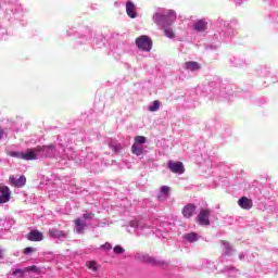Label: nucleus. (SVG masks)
I'll use <instances>...</instances> for the list:
<instances>
[{
	"mask_svg": "<svg viewBox=\"0 0 278 278\" xmlns=\"http://www.w3.org/2000/svg\"><path fill=\"white\" fill-rule=\"evenodd\" d=\"M152 18L155 25L164 29V34L167 38H175V33H173V29L168 28L177 21V13H175V11L160 9L153 14Z\"/></svg>",
	"mask_w": 278,
	"mask_h": 278,
	"instance_id": "f257e3e1",
	"label": "nucleus"
},
{
	"mask_svg": "<svg viewBox=\"0 0 278 278\" xmlns=\"http://www.w3.org/2000/svg\"><path fill=\"white\" fill-rule=\"evenodd\" d=\"M135 260H137V262H140L141 264H148L149 266H154L159 268H164L166 266L165 261L151 256L143 252H137L135 254Z\"/></svg>",
	"mask_w": 278,
	"mask_h": 278,
	"instance_id": "f03ea898",
	"label": "nucleus"
},
{
	"mask_svg": "<svg viewBox=\"0 0 278 278\" xmlns=\"http://www.w3.org/2000/svg\"><path fill=\"white\" fill-rule=\"evenodd\" d=\"M207 94H213V99H218L219 97H225V89H223V83L211 81L205 89Z\"/></svg>",
	"mask_w": 278,
	"mask_h": 278,
	"instance_id": "7ed1b4c3",
	"label": "nucleus"
},
{
	"mask_svg": "<svg viewBox=\"0 0 278 278\" xmlns=\"http://www.w3.org/2000/svg\"><path fill=\"white\" fill-rule=\"evenodd\" d=\"M136 46L140 51H151L153 49V40L150 39L147 35H141L136 39Z\"/></svg>",
	"mask_w": 278,
	"mask_h": 278,
	"instance_id": "20e7f679",
	"label": "nucleus"
},
{
	"mask_svg": "<svg viewBox=\"0 0 278 278\" xmlns=\"http://www.w3.org/2000/svg\"><path fill=\"white\" fill-rule=\"evenodd\" d=\"M92 218H94V213L92 212L84 213L80 218H77L75 220L77 233H84V229H86V220H92Z\"/></svg>",
	"mask_w": 278,
	"mask_h": 278,
	"instance_id": "39448f33",
	"label": "nucleus"
},
{
	"mask_svg": "<svg viewBox=\"0 0 278 278\" xmlns=\"http://www.w3.org/2000/svg\"><path fill=\"white\" fill-rule=\"evenodd\" d=\"M37 155L40 157H53L55 155V147L54 146H38L37 147Z\"/></svg>",
	"mask_w": 278,
	"mask_h": 278,
	"instance_id": "423d86ee",
	"label": "nucleus"
},
{
	"mask_svg": "<svg viewBox=\"0 0 278 278\" xmlns=\"http://www.w3.org/2000/svg\"><path fill=\"white\" fill-rule=\"evenodd\" d=\"M9 184L13 188H24V186L27 184V178L25 177V175H22V176L12 175L9 177Z\"/></svg>",
	"mask_w": 278,
	"mask_h": 278,
	"instance_id": "0eeeda50",
	"label": "nucleus"
},
{
	"mask_svg": "<svg viewBox=\"0 0 278 278\" xmlns=\"http://www.w3.org/2000/svg\"><path fill=\"white\" fill-rule=\"evenodd\" d=\"M210 214H212L210 208L200 210V213L198 214L199 225H202L203 227L210 226Z\"/></svg>",
	"mask_w": 278,
	"mask_h": 278,
	"instance_id": "6e6552de",
	"label": "nucleus"
},
{
	"mask_svg": "<svg viewBox=\"0 0 278 278\" xmlns=\"http://www.w3.org/2000/svg\"><path fill=\"white\" fill-rule=\"evenodd\" d=\"M167 168H169L172 173H176V175H184V173H186V169L184 168V163L181 162L169 161L167 163Z\"/></svg>",
	"mask_w": 278,
	"mask_h": 278,
	"instance_id": "1a4fd4ad",
	"label": "nucleus"
},
{
	"mask_svg": "<svg viewBox=\"0 0 278 278\" xmlns=\"http://www.w3.org/2000/svg\"><path fill=\"white\" fill-rule=\"evenodd\" d=\"M48 233L50 238H52L53 240H60L61 242H64V240L68 238V235L65 231L58 228L50 229Z\"/></svg>",
	"mask_w": 278,
	"mask_h": 278,
	"instance_id": "9d476101",
	"label": "nucleus"
},
{
	"mask_svg": "<svg viewBox=\"0 0 278 278\" xmlns=\"http://www.w3.org/2000/svg\"><path fill=\"white\" fill-rule=\"evenodd\" d=\"M222 244L224 247V254L219 257V263L224 264L225 261L227 260V255H233V248H231V243H229L228 241H222Z\"/></svg>",
	"mask_w": 278,
	"mask_h": 278,
	"instance_id": "9b49d317",
	"label": "nucleus"
},
{
	"mask_svg": "<svg viewBox=\"0 0 278 278\" xmlns=\"http://www.w3.org/2000/svg\"><path fill=\"white\" fill-rule=\"evenodd\" d=\"M195 212H197V205H194L193 203H188L182 207L181 214L184 218H192Z\"/></svg>",
	"mask_w": 278,
	"mask_h": 278,
	"instance_id": "f8f14e48",
	"label": "nucleus"
},
{
	"mask_svg": "<svg viewBox=\"0 0 278 278\" xmlns=\"http://www.w3.org/2000/svg\"><path fill=\"white\" fill-rule=\"evenodd\" d=\"M108 144H109V149H111L113 153H115V155H118V153H121V151L125 149V146H123V143L118 142L115 139H110L108 141Z\"/></svg>",
	"mask_w": 278,
	"mask_h": 278,
	"instance_id": "ddd939ff",
	"label": "nucleus"
},
{
	"mask_svg": "<svg viewBox=\"0 0 278 278\" xmlns=\"http://www.w3.org/2000/svg\"><path fill=\"white\" fill-rule=\"evenodd\" d=\"M26 238L30 242H42L45 236L39 230L35 229V230H31L30 232H28Z\"/></svg>",
	"mask_w": 278,
	"mask_h": 278,
	"instance_id": "4468645a",
	"label": "nucleus"
},
{
	"mask_svg": "<svg viewBox=\"0 0 278 278\" xmlns=\"http://www.w3.org/2000/svg\"><path fill=\"white\" fill-rule=\"evenodd\" d=\"M184 68L186 71H190V73H199V71H201L202 66L199 62L188 61L185 63Z\"/></svg>",
	"mask_w": 278,
	"mask_h": 278,
	"instance_id": "2eb2a0df",
	"label": "nucleus"
},
{
	"mask_svg": "<svg viewBox=\"0 0 278 278\" xmlns=\"http://www.w3.org/2000/svg\"><path fill=\"white\" fill-rule=\"evenodd\" d=\"M10 197H12V191L10 190V187L3 186L0 189V203H8V201H10Z\"/></svg>",
	"mask_w": 278,
	"mask_h": 278,
	"instance_id": "dca6fc26",
	"label": "nucleus"
},
{
	"mask_svg": "<svg viewBox=\"0 0 278 278\" xmlns=\"http://www.w3.org/2000/svg\"><path fill=\"white\" fill-rule=\"evenodd\" d=\"M23 160H26V161L39 160L38 148L27 149L24 152Z\"/></svg>",
	"mask_w": 278,
	"mask_h": 278,
	"instance_id": "f3484780",
	"label": "nucleus"
},
{
	"mask_svg": "<svg viewBox=\"0 0 278 278\" xmlns=\"http://www.w3.org/2000/svg\"><path fill=\"white\" fill-rule=\"evenodd\" d=\"M238 205L239 207H242V210H251V207H253V200L242 197L238 200Z\"/></svg>",
	"mask_w": 278,
	"mask_h": 278,
	"instance_id": "a211bd4d",
	"label": "nucleus"
},
{
	"mask_svg": "<svg viewBox=\"0 0 278 278\" xmlns=\"http://www.w3.org/2000/svg\"><path fill=\"white\" fill-rule=\"evenodd\" d=\"M130 227L136 229V231H143V229H147L148 226L144 220L136 218L130 222Z\"/></svg>",
	"mask_w": 278,
	"mask_h": 278,
	"instance_id": "6ab92c4d",
	"label": "nucleus"
},
{
	"mask_svg": "<svg viewBox=\"0 0 278 278\" xmlns=\"http://www.w3.org/2000/svg\"><path fill=\"white\" fill-rule=\"evenodd\" d=\"M126 14H128L129 18H136L138 16V12H136V5L134 2H126Z\"/></svg>",
	"mask_w": 278,
	"mask_h": 278,
	"instance_id": "aec40b11",
	"label": "nucleus"
},
{
	"mask_svg": "<svg viewBox=\"0 0 278 278\" xmlns=\"http://www.w3.org/2000/svg\"><path fill=\"white\" fill-rule=\"evenodd\" d=\"M146 153H147V147L138 146V144L131 146V154L132 155H137V157H140V155H146Z\"/></svg>",
	"mask_w": 278,
	"mask_h": 278,
	"instance_id": "412c9836",
	"label": "nucleus"
},
{
	"mask_svg": "<svg viewBox=\"0 0 278 278\" xmlns=\"http://www.w3.org/2000/svg\"><path fill=\"white\" fill-rule=\"evenodd\" d=\"M230 64L232 66H235L236 68H242V66H247L249 63L247 62V60L242 59V58H231L230 59Z\"/></svg>",
	"mask_w": 278,
	"mask_h": 278,
	"instance_id": "4be33fe9",
	"label": "nucleus"
},
{
	"mask_svg": "<svg viewBox=\"0 0 278 278\" xmlns=\"http://www.w3.org/2000/svg\"><path fill=\"white\" fill-rule=\"evenodd\" d=\"M184 240H186V242H189L190 244H192V242H199V233L197 232H188L184 235Z\"/></svg>",
	"mask_w": 278,
	"mask_h": 278,
	"instance_id": "5701e85b",
	"label": "nucleus"
},
{
	"mask_svg": "<svg viewBox=\"0 0 278 278\" xmlns=\"http://www.w3.org/2000/svg\"><path fill=\"white\" fill-rule=\"evenodd\" d=\"M193 29H195V31H205V29H207V22H205V20H198L193 24Z\"/></svg>",
	"mask_w": 278,
	"mask_h": 278,
	"instance_id": "b1692460",
	"label": "nucleus"
},
{
	"mask_svg": "<svg viewBox=\"0 0 278 278\" xmlns=\"http://www.w3.org/2000/svg\"><path fill=\"white\" fill-rule=\"evenodd\" d=\"M219 273H222V274L227 273L228 277H236V275H238V269H236L235 267H231V266H226Z\"/></svg>",
	"mask_w": 278,
	"mask_h": 278,
	"instance_id": "393cba45",
	"label": "nucleus"
},
{
	"mask_svg": "<svg viewBox=\"0 0 278 278\" xmlns=\"http://www.w3.org/2000/svg\"><path fill=\"white\" fill-rule=\"evenodd\" d=\"M157 231L159 233H168V231H170V224L164 222L162 225L159 226Z\"/></svg>",
	"mask_w": 278,
	"mask_h": 278,
	"instance_id": "a878e982",
	"label": "nucleus"
},
{
	"mask_svg": "<svg viewBox=\"0 0 278 278\" xmlns=\"http://www.w3.org/2000/svg\"><path fill=\"white\" fill-rule=\"evenodd\" d=\"M224 31H226V36L228 38H231V36H236V34H238V31L233 29V27H231L229 24L225 26Z\"/></svg>",
	"mask_w": 278,
	"mask_h": 278,
	"instance_id": "bb28decb",
	"label": "nucleus"
},
{
	"mask_svg": "<svg viewBox=\"0 0 278 278\" xmlns=\"http://www.w3.org/2000/svg\"><path fill=\"white\" fill-rule=\"evenodd\" d=\"M147 142V137L144 136H137L135 137V143L137 147H142Z\"/></svg>",
	"mask_w": 278,
	"mask_h": 278,
	"instance_id": "cd10ccee",
	"label": "nucleus"
},
{
	"mask_svg": "<svg viewBox=\"0 0 278 278\" xmlns=\"http://www.w3.org/2000/svg\"><path fill=\"white\" fill-rule=\"evenodd\" d=\"M202 268H208V270H214L215 265L212 261L210 260H203L202 261Z\"/></svg>",
	"mask_w": 278,
	"mask_h": 278,
	"instance_id": "c85d7f7f",
	"label": "nucleus"
},
{
	"mask_svg": "<svg viewBox=\"0 0 278 278\" xmlns=\"http://www.w3.org/2000/svg\"><path fill=\"white\" fill-rule=\"evenodd\" d=\"M161 194H163L165 197V199H168L170 197V187L162 186L161 187Z\"/></svg>",
	"mask_w": 278,
	"mask_h": 278,
	"instance_id": "c756f323",
	"label": "nucleus"
},
{
	"mask_svg": "<svg viewBox=\"0 0 278 278\" xmlns=\"http://www.w3.org/2000/svg\"><path fill=\"white\" fill-rule=\"evenodd\" d=\"M157 110H160V101L155 100V101L152 102V104H150L149 111L150 112H157Z\"/></svg>",
	"mask_w": 278,
	"mask_h": 278,
	"instance_id": "7c9ffc66",
	"label": "nucleus"
},
{
	"mask_svg": "<svg viewBox=\"0 0 278 278\" xmlns=\"http://www.w3.org/2000/svg\"><path fill=\"white\" fill-rule=\"evenodd\" d=\"M215 42H225V37H223V33H215L213 36Z\"/></svg>",
	"mask_w": 278,
	"mask_h": 278,
	"instance_id": "2f4dec72",
	"label": "nucleus"
},
{
	"mask_svg": "<svg viewBox=\"0 0 278 278\" xmlns=\"http://www.w3.org/2000/svg\"><path fill=\"white\" fill-rule=\"evenodd\" d=\"M113 252L115 253V255H123V253H125V249L123 245H115L113 248Z\"/></svg>",
	"mask_w": 278,
	"mask_h": 278,
	"instance_id": "473e14b6",
	"label": "nucleus"
},
{
	"mask_svg": "<svg viewBox=\"0 0 278 278\" xmlns=\"http://www.w3.org/2000/svg\"><path fill=\"white\" fill-rule=\"evenodd\" d=\"M10 157H17L18 160H23L24 152L11 151L9 152Z\"/></svg>",
	"mask_w": 278,
	"mask_h": 278,
	"instance_id": "72a5a7b5",
	"label": "nucleus"
},
{
	"mask_svg": "<svg viewBox=\"0 0 278 278\" xmlns=\"http://www.w3.org/2000/svg\"><path fill=\"white\" fill-rule=\"evenodd\" d=\"M254 194H255V197L258 201H262V199H264V194L262 193V189H260L257 187L254 188Z\"/></svg>",
	"mask_w": 278,
	"mask_h": 278,
	"instance_id": "f704fd0d",
	"label": "nucleus"
},
{
	"mask_svg": "<svg viewBox=\"0 0 278 278\" xmlns=\"http://www.w3.org/2000/svg\"><path fill=\"white\" fill-rule=\"evenodd\" d=\"M88 268L90 270H93V273H97L99 270V268L97 267V262L94 261H90L89 264H88Z\"/></svg>",
	"mask_w": 278,
	"mask_h": 278,
	"instance_id": "c9c22d12",
	"label": "nucleus"
},
{
	"mask_svg": "<svg viewBox=\"0 0 278 278\" xmlns=\"http://www.w3.org/2000/svg\"><path fill=\"white\" fill-rule=\"evenodd\" d=\"M12 275H14L15 277H23L25 275V270L17 268V269L13 270Z\"/></svg>",
	"mask_w": 278,
	"mask_h": 278,
	"instance_id": "e433bc0d",
	"label": "nucleus"
},
{
	"mask_svg": "<svg viewBox=\"0 0 278 278\" xmlns=\"http://www.w3.org/2000/svg\"><path fill=\"white\" fill-rule=\"evenodd\" d=\"M216 49H218V46H216L214 43H206L205 45V50L206 51H216Z\"/></svg>",
	"mask_w": 278,
	"mask_h": 278,
	"instance_id": "4c0bfd02",
	"label": "nucleus"
},
{
	"mask_svg": "<svg viewBox=\"0 0 278 278\" xmlns=\"http://www.w3.org/2000/svg\"><path fill=\"white\" fill-rule=\"evenodd\" d=\"M35 251H36V248L28 247L24 249L23 253L24 255H29L31 253H35Z\"/></svg>",
	"mask_w": 278,
	"mask_h": 278,
	"instance_id": "58836bf2",
	"label": "nucleus"
},
{
	"mask_svg": "<svg viewBox=\"0 0 278 278\" xmlns=\"http://www.w3.org/2000/svg\"><path fill=\"white\" fill-rule=\"evenodd\" d=\"M245 260L247 262H253V260H255V254L245 252Z\"/></svg>",
	"mask_w": 278,
	"mask_h": 278,
	"instance_id": "ea45409f",
	"label": "nucleus"
},
{
	"mask_svg": "<svg viewBox=\"0 0 278 278\" xmlns=\"http://www.w3.org/2000/svg\"><path fill=\"white\" fill-rule=\"evenodd\" d=\"M100 249H103L104 251H111V249H112V243L105 242L104 244H102V245L100 247Z\"/></svg>",
	"mask_w": 278,
	"mask_h": 278,
	"instance_id": "a19ab883",
	"label": "nucleus"
},
{
	"mask_svg": "<svg viewBox=\"0 0 278 278\" xmlns=\"http://www.w3.org/2000/svg\"><path fill=\"white\" fill-rule=\"evenodd\" d=\"M27 270H30V273H40V268L36 265L27 267Z\"/></svg>",
	"mask_w": 278,
	"mask_h": 278,
	"instance_id": "79ce46f5",
	"label": "nucleus"
},
{
	"mask_svg": "<svg viewBox=\"0 0 278 278\" xmlns=\"http://www.w3.org/2000/svg\"><path fill=\"white\" fill-rule=\"evenodd\" d=\"M222 34V38H224V42L227 40V38H229L227 36V31H225L224 29H222V31H219Z\"/></svg>",
	"mask_w": 278,
	"mask_h": 278,
	"instance_id": "37998d69",
	"label": "nucleus"
},
{
	"mask_svg": "<svg viewBox=\"0 0 278 278\" xmlns=\"http://www.w3.org/2000/svg\"><path fill=\"white\" fill-rule=\"evenodd\" d=\"M236 5H242L244 0H233Z\"/></svg>",
	"mask_w": 278,
	"mask_h": 278,
	"instance_id": "c03bdc74",
	"label": "nucleus"
},
{
	"mask_svg": "<svg viewBox=\"0 0 278 278\" xmlns=\"http://www.w3.org/2000/svg\"><path fill=\"white\" fill-rule=\"evenodd\" d=\"M3 136H5V131H3V129H0V140H3Z\"/></svg>",
	"mask_w": 278,
	"mask_h": 278,
	"instance_id": "a18cd8bd",
	"label": "nucleus"
},
{
	"mask_svg": "<svg viewBox=\"0 0 278 278\" xmlns=\"http://www.w3.org/2000/svg\"><path fill=\"white\" fill-rule=\"evenodd\" d=\"M244 257H247V253H240L239 254V260H244Z\"/></svg>",
	"mask_w": 278,
	"mask_h": 278,
	"instance_id": "49530a36",
	"label": "nucleus"
},
{
	"mask_svg": "<svg viewBox=\"0 0 278 278\" xmlns=\"http://www.w3.org/2000/svg\"><path fill=\"white\" fill-rule=\"evenodd\" d=\"M90 157H92V155H87L85 159L86 164H88V162H90Z\"/></svg>",
	"mask_w": 278,
	"mask_h": 278,
	"instance_id": "de8ad7c7",
	"label": "nucleus"
},
{
	"mask_svg": "<svg viewBox=\"0 0 278 278\" xmlns=\"http://www.w3.org/2000/svg\"><path fill=\"white\" fill-rule=\"evenodd\" d=\"M1 34H8V30L5 28H0Z\"/></svg>",
	"mask_w": 278,
	"mask_h": 278,
	"instance_id": "09e8293b",
	"label": "nucleus"
},
{
	"mask_svg": "<svg viewBox=\"0 0 278 278\" xmlns=\"http://www.w3.org/2000/svg\"><path fill=\"white\" fill-rule=\"evenodd\" d=\"M0 260H3V250L0 249Z\"/></svg>",
	"mask_w": 278,
	"mask_h": 278,
	"instance_id": "8fccbe9b",
	"label": "nucleus"
},
{
	"mask_svg": "<svg viewBox=\"0 0 278 278\" xmlns=\"http://www.w3.org/2000/svg\"><path fill=\"white\" fill-rule=\"evenodd\" d=\"M68 160H75V154H72L71 156H68Z\"/></svg>",
	"mask_w": 278,
	"mask_h": 278,
	"instance_id": "3c124183",
	"label": "nucleus"
},
{
	"mask_svg": "<svg viewBox=\"0 0 278 278\" xmlns=\"http://www.w3.org/2000/svg\"><path fill=\"white\" fill-rule=\"evenodd\" d=\"M159 236H162L164 238V233H160Z\"/></svg>",
	"mask_w": 278,
	"mask_h": 278,
	"instance_id": "603ef678",
	"label": "nucleus"
}]
</instances>
